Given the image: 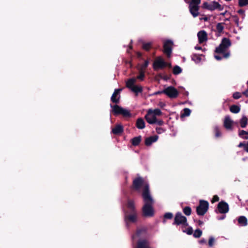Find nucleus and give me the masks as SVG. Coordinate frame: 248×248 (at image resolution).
I'll return each instance as SVG.
<instances>
[{
    "instance_id": "a18cd8bd",
    "label": "nucleus",
    "mask_w": 248,
    "mask_h": 248,
    "mask_svg": "<svg viewBox=\"0 0 248 248\" xmlns=\"http://www.w3.org/2000/svg\"><path fill=\"white\" fill-rule=\"evenodd\" d=\"M158 77H160L161 78L163 79L164 80H168L170 78V76H168L167 75H162L161 74H158Z\"/></svg>"
},
{
    "instance_id": "2f4dec72",
    "label": "nucleus",
    "mask_w": 248,
    "mask_h": 248,
    "mask_svg": "<svg viewBox=\"0 0 248 248\" xmlns=\"http://www.w3.org/2000/svg\"><path fill=\"white\" fill-rule=\"evenodd\" d=\"M214 132L216 138H219L221 136V133L220 129L217 126H216L214 128Z\"/></svg>"
},
{
    "instance_id": "4c0bfd02",
    "label": "nucleus",
    "mask_w": 248,
    "mask_h": 248,
    "mask_svg": "<svg viewBox=\"0 0 248 248\" xmlns=\"http://www.w3.org/2000/svg\"><path fill=\"white\" fill-rule=\"evenodd\" d=\"M151 113L156 116L161 115L162 113L160 109L158 108H156L153 110L151 109Z\"/></svg>"
},
{
    "instance_id": "c85d7f7f",
    "label": "nucleus",
    "mask_w": 248,
    "mask_h": 248,
    "mask_svg": "<svg viewBox=\"0 0 248 248\" xmlns=\"http://www.w3.org/2000/svg\"><path fill=\"white\" fill-rule=\"evenodd\" d=\"M173 217V214L170 212L166 213L164 215V219L163 220V222L165 223L166 222V219H171Z\"/></svg>"
},
{
    "instance_id": "393cba45",
    "label": "nucleus",
    "mask_w": 248,
    "mask_h": 248,
    "mask_svg": "<svg viewBox=\"0 0 248 248\" xmlns=\"http://www.w3.org/2000/svg\"><path fill=\"white\" fill-rule=\"evenodd\" d=\"M239 224L242 226H246L248 224L247 219L244 216H241L238 219Z\"/></svg>"
},
{
    "instance_id": "7c9ffc66",
    "label": "nucleus",
    "mask_w": 248,
    "mask_h": 248,
    "mask_svg": "<svg viewBox=\"0 0 248 248\" xmlns=\"http://www.w3.org/2000/svg\"><path fill=\"white\" fill-rule=\"evenodd\" d=\"M182 69L180 66H179L178 65H175L174 66V67L173 68V70H172V72L174 75H178V74H180L181 73H182Z\"/></svg>"
},
{
    "instance_id": "9b49d317",
    "label": "nucleus",
    "mask_w": 248,
    "mask_h": 248,
    "mask_svg": "<svg viewBox=\"0 0 248 248\" xmlns=\"http://www.w3.org/2000/svg\"><path fill=\"white\" fill-rule=\"evenodd\" d=\"M137 219V215L136 212H131V214H125L124 216V220L126 224L128 227L129 223H135Z\"/></svg>"
},
{
    "instance_id": "a211bd4d",
    "label": "nucleus",
    "mask_w": 248,
    "mask_h": 248,
    "mask_svg": "<svg viewBox=\"0 0 248 248\" xmlns=\"http://www.w3.org/2000/svg\"><path fill=\"white\" fill-rule=\"evenodd\" d=\"M124 131V128L122 125H116L112 129V132L114 135H120Z\"/></svg>"
},
{
    "instance_id": "37998d69",
    "label": "nucleus",
    "mask_w": 248,
    "mask_h": 248,
    "mask_svg": "<svg viewBox=\"0 0 248 248\" xmlns=\"http://www.w3.org/2000/svg\"><path fill=\"white\" fill-rule=\"evenodd\" d=\"M240 110V105H233V113H237Z\"/></svg>"
},
{
    "instance_id": "c9c22d12",
    "label": "nucleus",
    "mask_w": 248,
    "mask_h": 248,
    "mask_svg": "<svg viewBox=\"0 0 248 248\" xmlns=\"http://www.w3.org/2000/svg\"><path fill=\"white\" fill-rule=\"evenodd\" d=\"M192 60L195 62H199L201 61V56L196 54H194L192 56Z\"/></svg>"
},
{
    "instance_id": "0eeeda50",
    "label": "nucleus",
    "mask_w": 248,
    "mask_h": 248,
    "mask_svg": "<svg viewBox=\"0 0 248 248\" xmlns=\"http://www.w3.org/2000/svg\"><path fill=\"white\" fill-rule=\"evenodd\" d=\"M168 65V62H165L160 56L157 57L153 63V68L155 71L163 69Z\"/></svg>"
},
{
    "instance_id": "49530a36",
    "label": "nucleus",
    "mask_w": 248,
    "mask_h": 248,
    "mask_svg": "<svg viewBox=\"0 0 248 248\" xmlns=\"http://www.w3.org/2000/svg\"><path fill=\"white\" fill-rule=\"evenodd\" d=\"M242 96V93L239 92H235L233 93V98L239 99Z\"/></svg>"
},
{
    "instance_id": "13d9d810",
    "label": "nucleus",
    "mask_w": 248,
    "mask_h": 248,
    "mask_svg": "<svg viewBox=\"0 0 248 248\" xmlns=\"http://www.w3.org/2000/svg\"><path fill=\"white\" fill-rule=\"evenodd\" d=\"M205 243H206V240L204 239H201L200 241V244H204Z\"/></svg>"
},
{
    "instance_id": "5fc2aeb1",
    "label": "nucleus",
    "mask_w": 248,
    "mask_h": 248,
    "mask_svg": "<svg viewBox=\"0 0 248 248\" xmlns=\"http://www.w3.org/2000/svg\"><path fill=\"white\" fill-rule=\"evenodd\" d=\"M136 54H137V56L138 58H141L142 56V53L140 52H137L136 53Z\"/></svg>"
},
{
    "instance_id": "c03bdc74",
    "label": "nucleus",
    "mask_w": 248,
    "mask_h": 248,
    "mask_svg": "<svg viewBox=\"0 0 248 248\" xmlns=\"http://www.w3.org/2000/svg\"><path fill=\"white\" fill-rule=\"evenodd\" d=\"M215 242V239L213 237H210L208 245L210 247H213Z\"/></svg>"
},
{
    "instance_id": "dca6fc26",
    "label": "nucleus",
    "mask_w": 248,
    "mask_h": 248,
    "mask_svg": "<svg viewBox=\"0 0 248 248\" xmlns=\"http://www.w3.org/2000/svg\"><path fill=\"white\" fill-rule=\"evenodd\" d=\"M158 136L155 135L146 138L145 140V144L147 146H150L153 143L155 142L158 140Z\"/></svg>"
},
{
    "instance_id": "0e129e2a",
    "label": "nucleus",
    "mask_w": 248,
    "mask_h": 248,
    "mask_svg": "<svg viewBox=\"0 0 248 248\" xmlns=\"http://www.w3.org/2000/svg\"><path fill=\"white\" fill-rule=\"evenodd\" d=\"M233 21H235V22L236 24L237 25H238V21H237V19L236 17H234L233 16Z\"/></svg>"
},
{
    "instance_id": "4d7b16f0",
    "label": "nucleus",
    "mask_w": 248,
    "mask_h": 248,
    "mask_svg": "<svg viewBox=\"0 0 248 248\" xmlns=\"http://www.w3.org/2000/svg\"><path fill=\"white\" fill-rule=\"evenodd\" d=\"M245 151L248 153V141L247 143H246Z\"/></svg>"
},
{
    "instance_id": "4468645a",
    "label": "nucleus",
    "mask_w": 248,
    "mask_h": 248,
    "mask_svg": "<svg viewBox=\"0 0 248 248\" xmlns=\"http://www.w3.org/2000/svg\"><path fill=\"white\" fill-rule=\"evenodd\" d=\"M198 41L200 44L203 43L207 40V34L205 31H201L197 34Z\"/></svg>"
},
{
    "instance_id": "72a5a7b5",
    "label": "nucleus",
    "mask_w": 248,
    "mask_h": 248,
    "mask_svg": "<svg viewBox=\"0 0 248 248\" xmlns=\"http://www.w3.org/2000/svg\"><path fill=\"white\" fill-rule=\"evenodd\" d=\"M241 126L243 128L245 127L248 124V119L246 116H243L240 122Z\"/></svg>"
},
{
    "instance_id": "052dcab7",
    "label": "nucleus",
    "mask_w": 248,
    "mask_h": 248,
    "mask_svg": "<svg viewBox=\"0 0 248 248\" xmlns=\"http://www.w3.org/2000/svg\"><path fill=\"white\" fill-rule=\"evenodd\" d=\"M238 13L241 15H243L244 11L242 10H239L238 11Z\"/></svg>"
},
{
    "instance_id": "ea45409f",
    "label": "nucleus",
    "mask_w": 248,
    "mask_h": 248,
    "mask_svg": "<svg viewBox=\"0 0 248 248\" xmlns=\"http://www.w3.org/2000/svg\"><path fill=\"white\" fill-rule=\"evenodd\" d=\"M248 5V0H239V5L240 6H244Z\"/></svg>"
},
{
    "instance_id": "4be33fe9",
    "label": "nucleus",
    "mask_w": 248,
    "mask_h": 248,
    "mask_svg": "<svg viewBox=\"0 0 248 248\" xmlns=\"http://www.w3.org/2000/svg\"><path fill=\"white\" fill-rule=\"evenodd\" d=\"M153 47V44L152 42H145L142 43V48L146 51H149Z\"/></svg>"
},
{
    "instance_id": "a878e982",
    "label": "nucleus",
    "mask_w": 248,
    "mask_h": 248,
    "mask_svg": "<svg viewBox=\"0 0 248 248\" xmlns=\"http://www.w3.org/2000/svg\"><path fill=\"white\" fill-rule=\"evenodd\" d=\"M131 90L136 93V95H137L138 93H141L143 91V88L140 86H136L135 85Z\"/></svg>"
},
{
    "instance_id": "09e8293b",
    "label": "nucleus",
    "mask_w": 248,
    "mask_h": 248,
    "mask_svg": "<svg viewBox=\"0 0 248 248\" xmlns=\"http://www.w3.org/2000/svg\"><path fill=\"white\" fill-rule=\"evenodd\" d=\"M219 200V198L217 195H214L211 200L212 203H214L215 202H218Z\"/></svg>"
},
{
    "instance_id": "f03ea898",
    "label": "nucleus",
    "mask_w": 248,
    "mask_h": 248,
    "mask_svg": "<svg viewBox=\"0 0 248 248\" xmlns=\"http://www.w3.org/2000/svg\"><path fill=\"white\" fill-rule=\"evenodd\" d=\"M231 41L227 38H223L219 45L217 47L214 51V57L217 61L222 59H227L231 56V52L228 51L231 46Z\"/></svg>"
},
{
    "instance_id": "aec40b11",
    "label": "nucleus",
    "mask_w": 248,
    "mask_h": 248,
    "mask_svg": "<svg viewBox=\"0 0 248 248\" xmlns=\"http://www.w3.org/2000/svg\"><path fill=\"white\" fill-rule=\"evenodd\" d=\"M210 11H214L215 9H218L219 11L222 10L221 5L216 1H213L211 3Z\"/></svg>"
},
{
    "instance_id": "69168bd1",
    "label": "nucleus",
    "mask_w": 248,
    "mask_h": 248,
    "mask_svg": "<svg viewBox=\"0 0 248 248\" xmlns=\"http://www.w3.org/2000/svg\"><path fill=\"white\" fill-rule=\"evenodd\" d=\"M195 49H198V50H200V49H202V47H201V46H196L195 47Z\"/></svg>"
},
{
    "instance_id": "473e14b6",
    "label": "nucleus",
    "mask_w": 248,
    "mask_h": 248,
    "mask_svg": "<svg viewBox=\"0 0 248 248\" xmlns=\"http://www.w3.org/2000/svg\"><path fill=\"white\" fill-rule=\"evenodd\" d=\"M149 63V62L148 60H146L144 61V63L141 64L140 66V68L139 69L140 71H143L145 72V70L146 69L147 67H148Z\"/></svg>"
},
{
    "instance_id": "f3484780",
    "label": "nucleus",
    "mask_w": 248,
    "mask_h": 248,
    "mask_svg": "<svg viewBox=\"0 0 248 248\" xmlns=\"http://www.w3.org/2000/svg\"><path fill=\"white\" fill-rule=\"evenodd\" d=\"M189 11L191 15L194 17H196L199 16V13L198 12L199 6L197 5H189Z\"/></svg>"
},
{
    "instance_id": "cd10ccee",
    "label": "nucleus",
    "mask_w": 248,
    "mask_h": 248,
    "mask_svg": "<svg viewBox=\"0 0 248 248\" xmlns=\"http://www.w3.org/2000/svg\"><path fill=\"white\" fill-rule=\"evenodd\" d=\"M191 110L188 108H185L183 110V113L181 114V117H185L190 115Z\"/></svg>"
},
{
    "instance_id": "9d476101",
    "label": "nucleus",
    "mask_w": 248,
    "mask_h": 248,
    "mask_svg": "<svg viewBox=\"0 0 248 248\" xmlns=\"http://www.w3.org/2000/svg\"><path fill=\"white\" fill-rule=\"evenodd\" d=\"M172 44L173 42L170 40H167L164 43L163 52L167 55L168 57H170L172 53Z\"/></svg>"
},
{
    "instance_id": "680f3d73",
    "label": "nucleus",
    "mask_w": 248,
    "mask_h": 248,
    "mask_svg": "<svg viewBox=\"0 0 248 248\" xmlns=\"http://www.w3.org/2000/svg\"><path fill=\"white\" fill-rule=\"evenodd\" d=\"M229 109H230V110L231 112H232V109H233V108H232V105H231L229 107Z\"/></svg>"
},
{
    "instance_id": "39448f33",
    "label": "nucleus",
    "mask_w": 248,
    "mask_h": 248,
    "mask_svg": "<svg viewBox=\"0 0 248 248\" xmlns=\"http://www.w3.org/2000/svg\"><path fill=\"white\" fill-rule=\"evenodd\" d=\"M172 225L176 226L181 225L184 227L188 226L186 217L183 216L180 212H178L175 214Z\"/></svg>"
},
{
    "instance_id": "bf43d9fd",
    "label": "nucleus",
    "mask_w": 248,
    "mask_h": 248,
    "mask_svg": "<svg viewBox=\"0 0 248 248\" xmlns=\"http://www.w3.org/2000/svg\"><path fill=\"white\" fill-rule=\"evenodd\" d=\"M243 94H245L246 96L248 97V90L243 92Z\"/></svg>"
},
{
    "instance_id": "864d4df0",
    "label": "nucleus",
    "mask_w": 248,
    "mask_h": 248,
    "mask_svg": "<svg viewBox=\"0 0 248 248\" xmlns=\"http://www.w3.org/2000/svg\"><path fill=\"white\" fill-rule=\"evenodd\" d=\"M163 92V90L162 91H157V92H156L155 93H154V94L155 95H159V94H161L162 93H164V92Z\"/></svg>"
},
{
    "instance_id": "6ab92c4d",
    "label": "nucleus",
    "mask_w": 248,
    "mask_h": 248,
    "mask_svg": "<svg viewBox=\"0 0 248 248\" xmlns=\"http://www.w3.org/2000/svg\"><path fill=\"white\" fill-rule=\"evenodd\" d=\"M136 126L138 129H142L144 128L145 125L143 119L141 118H138L136 121Z\"/></svg>"
},
{
    "instance_id": "b1692460",
    "label": "nucleus",
    "mask_w": 248,
    "mask_h": 248,
    "mask_svg": "<svg viewBox=\"0 0 248 248\" xmlns=\"http://www.w3.org/2000/svg\"><path fill=\"white\" fill-rule=\"evenodd\" d=\"M136 82V79L135 78H131L129 79L126 83V86L127 88L130 90L135 86L134 84Z\"/></svg>"
},
{
    "instance_id": "e2e57ef3",
    "label": "nucleus",
    "mask_w": 248,
    "mask_h": 248,
    "mask_svg": "<svg viewBox=\"0 0 248 248\" xmlns=\"http://www.w3.org/2000/svg\"><path fill=\"white\" fill-rule=\"evenodd\" d=\"M165 106V104L163 103H162V102H160V106L161 107V108H163V107H164Z\"/></svg>"
},
{
    "instance_id": "6e6d98bb",
    "label": "nucleus",
    "mask_w": 248,
    "mask_h": 248,
    "mask_svg": "<svg viewBox=\"0 0 248 248\" xmlns=\"http://www.w3.org/2000/svg\"><path fill=\"white\" fill-rule=\"evenodd\" d=\"M197 222L198 223V225L200 226L203 224V222L201 220H197Z\"/></svg>"
},
{
    "instance_id": "6e6552de",
    "label": "nucleus",
    "mask_w": 248,
    "mask_h": 248,
    "mask_svg": "<svg viewBox=\"0 0 248 248\" xmlns=\"http://www.w3.org/2000/svg\"><path fill=\"white\" fill-rule=\"evenodd\" d=\"M163 92L170 98H176L179 95L178 90L171 86L164 89Z\"/></svg>"
},
{
    "instance_id": "5701e85b",
    "label": "nucleus",
    "mask_w": 248,
    "mask_h": 248,
    "mask_svg": "<svg viewBox=\"0 0 248 248\" xmlns=\"http://www.w3.org/2000/svg\"><path fill=\"white\" fill-rule=\"evenodd\" d=\"M127 208L130 210V212H136L134 202L132 200H128L127 204Z\"/></svg>"
},
{
    "instance_id": "a19ab883",
    "label": "nucleus",
    "mask_w": 248,
    "mask_h": 248,
    "mask_svg": "<svg viewBox=\"0 0 248 248\" xmlns=\"http://www.w3.org/2000/svg\"><path fill=\"white\" fill-rule=\"evenodd\" d=\"M201 3V0H191L189 3L190 5H197L199 6V4Z\"/></svg>"
},
{
    "instance_id": "8fccbe9b",
    "label": "nucleus",
    "mask_w": 248,
    "mask_h": 248,
    "mask_svg": "<svg viewBox=\"0 0 248 248\" xmlns=\"http://www.w3.org/2000/svg\"><path fill=\"white\" fill-rule=\"evenodd\" d=\"M164 122L161 120H156V123L155 124H157L158 125H160V126H161V125H163L164 124Z\"/></svg>"
},
{
    "instance_id": "f8f14e48",
    "label": "nucleus",
    "mask_w": 248,
    "mask_h": 248,
    "mask_svg": "<svg viewBox=\"0 0 248 248\" xmlns=\"http://www.w3.org/2000/svg\"><path fill=\"white\" fill-rule=\"evenodd\" d=\"M148 234V228L141 227L138 228L136 231V235L138 237H146Z\"/></svg>"
},
{
    "instance_id": "423d86ee",
    "label": "nucleus",
    "mask_w": 248,
    "mask_h": 248,
    "mask_svg": "<svg viewBox=\"0 0 248 248\" xmlns=\"http://www.w3.org/2000/svg\"><path fill=\"white\" fill-rule=\"evenodd\" d=\"M209 202L207 201L201 200L199 204L196 207V213L198 216H203L209 209Z\"/></svg>"
},
{
    "instance_id": "c756f323",
    "label": "nucleus",
    "mask_w": 248,
    "mask_h": 248,
    "mask_svg": "<svg viewBox=\"0 0 248 248\" xmlns=\"http://www.w3.org/2000/svg\"><path fill=\"white\" fill-rule=\"evenodd\" d=\"M183 212L185 215L189 216L191 214L192 210L190 207L186 206L183 208Z\"/></svg>"
},
{
    "instance_id": "412c9836",
    "label": "nucleus",
    "mask_w": 248,
    "mask_h": 248,
    "mask_svg": "<svg viewBox=\"0 0 248 248\" xmlns=\"http://www.w3.org/2000/svg\"><path fill=\"white\" fill-rule=\"evenodd\" d=\"M141 141V136L135 137L131 140V143L134 146H138Z\"/></svg>"
},
{
    "instance_id": "de8ad7c7",
    "label": "nucleus",
    "mask_w": 248,
    "mask_h": 248,
    "mask_svg": "<svg viewBox=\"0 0 248 248\" xmlns=\"http://www.w3.org/2000/svg\"><path fill=\"white\" fill-rule=\"evenodd\" d=\"M183 232H186L188 235H191L193 233V229L191 227H189L187 228L186 231H184Z\"/></svg>"
},
{
    "instance_id": "f704fd0d",
    "label": "nucleus",
    "mask_w": 248,
    "mask_h": 248,
    "mask_svg": "<svg viewBox=\"0 0 248 248\" xmlns=\"http://www.w3.org/2000/svg\"><path fill=\"white\" fill-rule=\"evenodd\" d=\"M202 230H201L199 229H197L196 230H195V231H194V232L193 233V236L195 238H200L202 236Z\"/></svg>"
},
{
    "instance_id": "e433bc0d",
    "label": "nucleus",
    "mask_w": 248,
    "mask_h": 248,
    "mask_svg": "<svg viewBox=\"0 0 248 248\" xmlns=\"http://www.w3.org/2000/svg\"><path fill=\"white\" fill-rule=\"evenodd\" d=\"M239 136L244 139H248V132L241 130L239 132Z\"/></svg>"
},
{
    "instance_id": "20e7f679",
    "label": "nucleus",
    "mask_w": 248,
    "mask_h": 248,
    "mask_svg": "<svg viewBox=\"0 0 248 248\" xmlns=\"http://www.w3.org/2000/svg\"><path fill=\"white\" fill-rule=\"evenodd\" d=\"M144 204L142 208V216L144 217H152L154 216V210L153 207L154 200L149 195L143 197Z\"/></svg>"
},
{
    "instance_id": "bb28decb",
    "label": "nucleus",
    "mask_w": 248,
    "mask_h": 248,
    "mask_svg": "<svg viewBox=\"0 0 248 248\" xmlns=\"http://www.w3.org/2000/svg\"><path fill=\"white\" fill-rule=\"evenodd\" d=\"M224 29V26L223 23H218L217 24L215 31L218 34L222 32Z\"/></svg>"
},
{
    "instance_id": "ddd939ff",
    "label": "nucleus",
    "mask_w": 248,
    "mask_h": 248,
    "mask_svg": "<svg viewBox=\"0 0 248 248\" xmlns=\"http://www.w3.org/2000/svg\"><path fill=\"white\" fill-rule=\"evenodd\" d=\"M146 121L150 124H154L156 123V117L151 113V109L148 110L147 113L145 116Z\"/></svg>"
},
{
    "instance_id": "1a4fd4ad",
    "label": "nucleus",
    "mask_w": 248,
    "mask_h": 248,
    "mask_svg": "<svg viewBox=\"0 0 248 248\" xmlns=\"http://www.w3.org/2000/svg\"><path fill=\"white\" fill-rule=\"evenodd\" d=\"M229 210V207L228 204L226 202L222 201L218 203L215 212L217 213L226 214L228 212Z\"/></svg>"
},
{
    "instance_id": "58836bf2",
    "label": "nucleus",
    "mask_w": 248,
    "mask_h": 248,
    "mask_svg": "<svg viewBox=\"0 0 248 248\" xmlns=\"http://www.w3.org/2000/svg\"><path fill=\"white\" fill-rule=\"evenodd\" d=\"M140 74L139 76L137 77V79H139L141 81H142L144 80V77H145V72L143 71H140L139 70Z\"/></svg>"
},
{
    "instance_id": "f257e3e1",
    "label": "nucleus",
    "mask_w": 248,
    "mask_h": 248,
    "mask_svg": "<svg viewBox=\"0 0 248 248\" xmlns=\"http://www.w3.org/2000/svg\"><path fill=\"white\" fill-rule=\"evenodd\" d=\"M122 90V89H115L111 97V101L116 104L114 105H110V107L112 108L111 112L115 116L122 115L125 118L130 117L131 114L129 110L123 108L117 104L120 102V93Z\"/></svg>"
},
{
    "instance_id": "79ce46f5",
    "label": "nucleus",
    "mask_w": 248,
    "mask_h": 248,
    "mask_svg": "<svg viewBox=\"0 0 248 248\" xmlns=\"http://www.w3.org/2000/svg\"><path fill=\"white\" fill-rule=\"evenodd\" d=\"M211 6V3L209 4L207 2L205 1L203 3L202 7L204 9H206L210 10Z\"/></svg>"
},
{
    "instance_id": "3c124183",
    "label": "nucleus",
    "mask_w": 248,
    "mask_h": 248,
    "mask_svg": "<svg viewBox=\"0 0 248 248\" xmlns=\"http://www.w3.org/2000/svg\"><path fill=\"white\" fill-rule=\"evenodd\" d=\"M156 131L158 134H161V132L162 131H163V128H162L161 127H158V128H156Z\"/></svg>"
},
{
    "instance_id": "338daca9",
    "label": "nucleus",
    "mask_w": 248,
    "mask_h": 248,
    "mask_svg": "<svg viewBox=\"0 0 248 248\" xmlns=\"http://www.w3.org/2000/svg\"><path fill=\"white\" fill-rule=\"evenodd\" d=\"M167 66H168L169 68L171 67V64L170 63H168V65Z\"/></svg>"
},
{
    "instance_id": "2eb2a0df",
    "label": "nucleus",
    "mask_w": 248,
    "mask_h": 248,
    "mask_svg": "<svg viewBox=\"0 0 248 248\" xmlns=\"http://www.w3.org/2000/svg\"><path fill=\"white\" fill-rule=\"evenodd\" d=\"M223 126L227 130H231L232 126V121L231 120V118L229 116L225 117Z\"/></svg>"
},
{
    "instance_id": "774afa93",
    "label": "nucleus",
    "mask_w": 248,
    "mask_h": 248,
    "mask_svg": "<svg viewBox=\"0 0 248 248\" xmlns=\"http://www.w3.org/2000/svg\"><path fill=\"white\" fill-rule=\"evenodd\" d=\"M225 217V216H223L222 217H220L219 219L222 220Z\"/></svg>"
},
{
    "instance_id": "7ed1b4c3",
    "label": "nucleus",
    "mask_w": 248,
    "mask_h": 248,
    "mask_svg": "<svg viewBox=\"0 0 248 248\" xmlns=\"http://www.w3.org/2000/svg\"><path fill=\"white\" fill-rule=\"evenodd\" d=\"M141 188H143L142 197L150 195L148 182L143 177L138 176L133 179L131 189L134 191H139Z\"/></svg>"
},
{
    "instance_id": "603ef678",
    "label": "nucleus",
    "mask_w": 248,
    "mask_h": 248,
    "mask_svg": "<svg viewBox=\"0 0 248 248\" xmlns=\"http://www.w3.org/2000/svg\"><path fill=\"white\" fill-rule=\"evenodd\" d=\"M245 145H246V143H242V142H241L239 144V145H238V146L239 147H243L244 150H245Z\"/></svg>"
}]
</instances>
